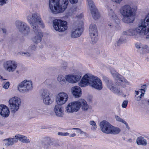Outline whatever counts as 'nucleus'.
Segmentation results:
<instances>
[{
    "instance_id": "f257e3e1",
    "label": "nucleus",
    "mask_w": 149,
    "mask_h": 149,
    "mask_svg": "<svg viewBox=\"0 0 149 149\" xmlns=\"http://www.w3.org/2000/svg\"><path fill=\"white\" fill-rule=\"evenodd\" d=\"M110 71L113 77L118 80L117 81L113 83L111 80H109L107 77H103V79L107 87L114 94L119 95H123V92L120 89L119 86H120L123 87H125L127 85H129V83L114 68H111Z\"/></svg>"
},
{
    "instance_id": "f03ea898",
    "label": "nucleus",
    "mask_w": 149,
    "mask_h": 149,
    "mask_svg": "<svg viewBox=\"0 0 149 149\" xmlns=\"http://www.w3.org/2000/svg\"><path fill=\"white\" fill-rule=\"evenodd\" d=\"M136 6L132 7L128 4H125L121 6L119 11L122 15V21L126 23H131L134 21V14L137 10Z\"/></svg>"
},
{
    "instance_id": "7ed1b4c3",
    "label": "nucleus",
    "mask_w": 149,
    "mask_h": 149,
    "mask_svg": "<svg viewBox=\"0 0 149 149\" xmlns=\"http://www.w3.org/2000/svg\"><path fill=\"white\" fill-rule=\"evenodd\" d=\"M127 35L133 37L135 38H138L141 36L146 34V38L149 39V30L140 21L138 26L136 28H132L128 29L126 32Z\"/></svg>"
},
{
    "instance_id": "20e7f679",
    "label": "nucleus",
    "mask_w": 149,
    "mask_h": 149,
    "mask_svg": "<svg viewBox=\"0 0 149 149\" xmlns=\"http://www.w3.org/2000/svg\"><path fill=\"white\" fill-rule=\"evenodd\" d=\"M60 0H49V7L52 12L54 14L63 12L67 7L68 0H63V3L60 5Z\"/></svg>"
},
{
    "instance_id": "39448f33",
    "label": "nucleus",
    "mask_w": 149,
    "mask_h": 149,
    "mask_svg": "<svg viewBox=\"0 0 149 149\" xmlns=\"http://www.w3.org/2000/svg\"><path fill=\"white\" fill-rule=\"evenodd\" d=\"M27 19L32 29L39 28L38 24L42 28L45 27V25L42 20L40 15L38 13H33L31 17L30 15H28Z\"/></svg>"
},
{
    "instance_id": "423d86ee",
    "label": "nucleus",
    "mask_w": 149,
    "mask_h": 149,
    "mask_svg": "<svg viewBox=\"0 0 149 149\" xmlns=\"http://www.w3.org/2000/svg\"><path fill=\"white\" fill-rule=\"evenodd\" d=\"M17 88L18 91L21 93L28 92L32 88V82L30 80H25L18 85Z\"/></svg>"
},
{
    "instance_id": "0eeeda50",
    "label": "nucleus",
    "mask_w": 149,
    "mask_h": 149,
    "mask_svg": "<svg viewBox=\"0 0 149 149\" xmlns=\"http://www.w3.org/2000/svg\"><path fill=\"white\" fill-rule=\"evenodd\" d=\"M90 86L96 89L100 90L102 89V81L97 77L90 75Z\"/></svg>"
},
{
    "instance_id": "6e6552de",
    "label": "nucleus",
    "mask_w": 149,
    "mask_h": 149,
    "mask_svg": "<svg viewBox=\"0 0 149 149\" xmlns=\"http://www.w3.org/2000/svg\"><path fill=\"white\" fill-rule=\"evenodd\" d=\"M53 27L57 31H64L67 29V22L65 21L56 19L53 21Z\"/></svg>"
},
{
    "instance_id": "1a4fd4ad",
    "label": "nucleus",
    "mask_w": 149,
    "mask_h": 149,
    "mask_svg": "<svg viewBox=\"0 0 149 149\" xmlns=\"http://www.w3.org/2000/svg\"><path fill=\"white\" fill-rule=\"evenodd\" d=\"M11 112L15 113L17 111L21 104V100L17 97H14L11 98L9 101Z\"/></svg>"
},
{
    "instance_id": "9d476101",
    "label": "nucleus",
    "mask_w": 149,
    "mask_h": 149,
    "mask_svg": "<svg viewBox=\"0 0 149 149\" xmlns=\"http://www.w3.org/2000/svg\"><path fill=\"white\" fill-rule=\"evenodd\" d=\"M15 24L19 31L24 36H27L30 32L29 27L24 22L21 21L16 22Z\"/></svg>"
},
{
    "instance_id": "9b49d317",
    "label": "nucleus",
    "mask_w": 149,
    "mask_h": 149,
    "mask_svg": "<svg viewBox=\"0 0 149 149\" xmlns=\"http://www.w3.org/2000/svg\"><path fill=\"white\" fill-rule=\"evenodd\" d=\"M33 30L34 34L31 39L34 43L37 44L41 41L43 36V33L39 28L33 29Z\"/></svg>"
},
{
    "instance_id": "f8f14e48",
    "label": "nucleus",
    "mask_w": 149,
    "mask_h": 149,
    "mask_svg": "<svg viewBox=\"0 0 149 149\" xmlns=\"http://www.w3.org/2000/svg\"><path fill=\"white\" fill-rule=\"evenodd\" d=\"M81 74L79 72L74 74L66 75V80L69 83L74 84L79 81L81 79Z\"/></svg>"
},
{
    "instance_id": "ddd939ff",
    "label": "nucleus",
    "mask_w": 149,
    "mask_h": 149,
    "mask_svg": "<svg viewBox=\"0 0 149 149\" xmlns=\"http://www.w3.org/2000/svg\"><path fill=\"white\" fill-rule=\"evenodd\" d=\"M80 109L79 100L69 103L66 107L68 112L73 113L79 111Z\"/></svg>"
},
{
    "instance_id": "4468645a",
    "label": "nucleus",
    "mask_w": 149,
    "mask_h": 149,
    "mask_svg": "<svg viewBox=\"0 0 149 149\" xmlns=\"http://www.w3.org/2000/svg\"><path fill=\"white\" fill-rule=\"evenodd\" d=\"M3 66L5 70L10 72H13L17 67L16 62L13 61L9 60L4 62Z\"/></svg>"
},
{
    "instance_id": "2eb2a0df",
    "label": "nucleus",
    "mask_w": 149,
    "mask_h": 149,
    "mask_svg": "<svg viewBox=\"0 0 149 149\" xmlns=\"http://www.w3.org/2000/svg\"><path fill=\"white\" fill-rule=\"evenodd\" d=\"M87 1L93 18L95 20L97 19L100 17V15L97 10L93 2L91 0H87Z\"/></svg>"
},
{
    "instance_id": "dca6fc26",
    "label": "nucleus",
    "mask_w": 149,
    "mask_h": 149,
    "mask_svg": "<svg viewBox=\"0 0 149 149\" xmlns=\"http://www.w3.org/2000/svg\"><path fill=\"white\" fill-rule=\"evenodd\" d=\"M68 98V95L66 93L61 92L59 93L56 98L57 104L62 105L65 104Z\"/></svg>"
},
{
    "instance_id": "f3484780",
    "label": "nucleus",
    "mask_w": 149,
    "mask_h": 149,
    "mask_svg": "<svg viewBox=\"0 0 149 149\" xmlns=\"http://www.w3.org/2000/svg\"><path fill=\"white\" fill-rule=\"evenodd\" d=\"M100 126L101 130L103 132L108 134L111 125L107 121L104 120L100 123Z\"/></svg>"
},
{
    "instance_id": "a211bd4d",
    "label": "nucleus",
    "mask_w": 149,
    "mask_h": 149,
    "mask_svg": "<svg viewBox=\"0 0 149 149\" xmlns=\"http://www.w3.org/2000/svg\"><path fill=\"white\" fill-rule=\"evenodd\" d=\"M82 31L81 27L76 26L73 28L71 32V36L72 38H76L79 37L81 34Z\"/></svg>"
},
{
    "instance_id": "6ab92c4d",
    "label": "nucleus",
    "mask_w": 149,
    "mask_h": 149,
    "mask_svg": "<svg viewBox=\"0 0 149 149\" xmlns=\"http://www.w3.org/2000/svg\"><path fill=\"white\" fill-rule=\"evenodd\" d=\"M90 75L89 74H86L83 77L82 79L79 83V86L82 87L88 85L90 86Z\"/></svg>"
},
{
    "instance_id": "aec40b11",
    "label": "nucleus",
    "mask_w": 149,
    "mask_h": 149,
    "mask_svg": "<svg viewBox=\"0 0 149 149\" xmlns=\"http://www.w3.org/2000/svg\"><path fill=\"white\" fill-rule=\"evenodd\" d=\"M107 10L108 15L110 18L113 20L116 24H119L120 23V20L114 13L113 10L109 7H108Z\"/></svg>"
},
{
    "instance_id": "412c9836",
    "label": "nucleus",
    "mask_w": 149,
    "mask_h": 149,
    "mask_svg": "<svg viewBox=\"0 0 149 149\" xmlns=\"http://www.w3.org/2000/svg\"><path fill=\"white\" fill-rule=\"evenodd\" d=\"M9 111L8 108L5 105H0V114L3 117H7L9 115Z\"/></svg>"
},
{
    "instance_id": "4be33fe9",
    "label": "nucleus",
    "mask_w": 149,
    "mask_h": 149,
    "mask_svg": "<svg viewBox=\"0 0 149 149\" xmlns=\"http://www.w3.org/2000/svg\"><path fill=\"white\" fill-rule=\"evenodd\" d=\"M72 93L76 97H80L81 95V88L77 86L72 87L71 88Z\"/></svg>"
},
{
    "instance_id": "5701e85b",
    "label": "nucleus",
    "mask_w": 149,
    "mask_h": 149,
    "mask_svg": "<svg viewBox=\"0 0 149 149\" xmlns=\"http://www.w3.org/2000/svg\"><path fill=\"white\" fill-rule=\"evenodd\" d=\"M61 105L58 104L56 105L54 109L56 115L59 117H63V108Z\"/></svg>"
},
{
    "instance_id": "b1692460",
    "label": "nucleus",
    "mask_w": 149,
    "mask_h": 149,
    "mask_svg": "<svg viewBox=\"0 0 149 149\" xmlns=\"http://www.w3.org/2000/svg\"><path fill=\"white\" fill-rule=\"evenodd\" d=\"M79 102L80 108L81 107L82 110L84 111H87L89 108V106L86 102L83 99H81L79 100Z\"/></svg>"
},
{
    "instance_id": "393cba45",
    "label": "nucleus",
    "mask_w": 149,
    "mask_h": 149,
    "mask_svg": "<svg viewBox=\"0 0 149 149\" xmlns=\"http://www.w3.org/2000/svg\"><path fill=\"white\" fill-rule=\"evenodd\" d=\"M18 140L15 138H7L3 140V141L5 142V145L9 146L13 145L14 143L17 142Z\"/></svg>"
},
{
    "instance_id": "a878e982",
    "label": "nucleus",
    "mask_w": 149,
    "mask_h": 149,
    "mask_svg": "<svg viewBox=\"0 0 149 149\" xmlns=\"http://www.w3.org/2000/svg\"><path fill=\"white\" fill-rule=\"evenodd\" d=\"M15 137L17 140L18 139L19 141L22 142L24 143H29L30 142V140L24 136L20 134H18L15 136Z\"/></svg>"
},
{
    "instance_id": "bb28decb",
    "label": "nucleus",
    "mask_w": 149,
    "mask_h": 149,
    "mask_svg": "<svg viewBox=\"0 0 149 149\" xmlns=\"http://www.w3.org/2000/svg\"><path fill=\"white\" fill-rule=\"evenodd\" d=\"M136 143L138 145L143 146H146L148 144L147 140L142 136H140L137 138Z\"/></svg>"
},
{
    "instance_id": "cd10ccee",
    "label": "nucleus",
    "mask_w": 149,
    "mask_h": 149,
    "mask_svg": "<svg viewBox=\"0 0 149 149\" xmlns=\"http://www.w3.org/2000/svg\"><path fill=\"white\" fill-rule=\"evenodd\" d=\"M136 48L138 49H141L144 52L149 51V48L146 45H143L139 42L136 43L135 45Z\"/></svg>"
},
{
    "instance_id": "c85d7f7f",
    "label": "nucleus",
    "mask_w": 149,
    "mask_h": 149,
    "mask_svg": "<svg viewBox=\"0 0 149 149\" xmlns=\"http://www.w3.org/2000/svg\"><path fill=\"white\" fill-rule=\"evenodd\" d=\"M120 131V130L119 128L114 127L111 125L108 134H118Z\"/></svg>"
},
{
    "instance_id": "c756f323",
    "label": "nucleus",
    "mask_w": 149,
    "mask_h": 149,
    "mask_svg": "<svg viewBox=\"0 0 149 149\" xmlns=\"http://www.w3.org/2000/svg\"><path fill=\"white\" fill-rule=\"evenodd\" d=\"M40 97L41 99L50 97L49 92L46 89H42L40 91Z\"/></svg>"
},
{
    "instance_id": "7c9ffc66",
    "label": "nucleus",
    "mask_w": 149,
    "mask_h": 149,
    "mask_svg": "<svg viewBox=\"0 0 149 149\" xmlns=\"http://www.w3.org/2000/svg\"><path fill=\"white\" fill-rule=\"evenodd\" d=\"M143 23V24L149 30V12L146 16L144 19H142L140 20Z\"/></svg>"
},
{
    "instance_id": "2f4dec72",
    "label": "nucleus",
    "mask_w": 149,
    "mask_h": 149,
    "mask_svg": "<svg viewBox=\"0 0 149 149\" xmlns=\"http://www.w3.org/2000/svg\"><path fill=\"white\" fill-rule=\"evenodd\" d=\"M89 34L97 33V29L95 24H91L89 26Z\"/></svg>"
},
{
    "instance_id": "473e14b6",
    "label": "nucleus",
    "mask_w": 149,
    "mask_h": 149,
    "mask_svg": "<svg viewBox=\"0 0 149 149\" xmlns=\"http://www.w3.org/2000/svg\"><path fill=\"white\" fill-rule=\"evenodd\" d=\"M57 80L59 83L62 85L65 84L66 81H67L66 80L65 76L64 77L62 75H58L57 78Z\"/></svg>"
},
{
    "instance_id": "72a5a7b5",
    "label": "nucleus",
    "mask_w": 149,
    "mask_h": 149,
    "mask_svg": "<svg viewBox=\"0 0 149 149\" xmlns=\"http://www.w3.org/2000/svg\"><path fill=\"white\" fill-rule=\"evenodd\" d=\"M73 130H76L77 132L80 134V136H82L83 138H85L86 136V133L81 130V129L77 128H73L72 129Z\"/></svg>"
},
{
    "instance_id": "f704fd0d",
    "label": "nucleus",
    "mask_w": 149,
    "mask_h": 149,
    "mask_svg": "<svg viewBox=\"0 0 149 149\" xmlns=\"http://www.w3.org/2000/svg\"><path fill=\"white\" fill-rule=\"evenodd\" d=\"M91 37V41L92 42H97L98 39L97 33L90 34Z\"/></svg>"
},
{
    "instance_id": "c9c22d12",
    "label": "nucleus",
    "mask_w": 149,
    "mask_h": 149,
    "mask_svg": "<svg viewBox=\"0 0 149 149\" xmlns=\"http://www.w3.org/2000/svg\"><path fill=\"white\" fill-rule=\"evenodd\" d=\"M43 100V103L46 105H49L52 102V101L51 100L50 97L44 98L42 99Z\"/></svg>"
},
{
    "instance_id": "e433bc0d",
    "label": "nucleus",
    "mask_w": 149,
    "mask_h": 149,
    "mask_svg": "<svg viewBox=\"0 0 149 149\" xmlns=\"http://www.w3.org/2000/svg\"><path fill=\"white\" fill-rule=\"evenodd\" d=\"M116 120L118 122H121L125 124L126 126H128L127 124L123 119L121 118L119 116L115 115V116Z\"/></svg>"
},
{
    "instance_id": "4c0bfd02",
    "label": "nucleus",
    "mask_w": 149,
    "mask_h": 149,
    "mask_svg": "<svg viewBox=\"0 0 149 149\" xmlns=\"http://www.w3.org/2000/svg\"><path fill=\"white\" fill-rule=\"evenodd\" d=\"M141 94L140 95V96H138L137 97H136V96L135 95V97H136L135 98V100L137 101H139L140 100L141 98V96L143 95L144 94V92L145 91V90L143 89H141Z\"/></svg>"
},
{
    "instance_id": "58836bf2",
    "label": "nucleus",
    "mask_w": 149,
    "mask_h": 149,
    "mask_svg": "<svg viewBox=\"0 0 149 149\" xmlns=\"http://www.w3.org/2000/svg\"><path fill=\"white\" fill-rule=\"evenodd\" d=\"M36 46L34 44H31L30 45L28 48V49L29 51L35 50L36 49Z\"/></svg>"
},
{
    "instance_id": "ea45409f",
    "label": "nucleus",
    "mask_w": 149,
    "mask_h": 149,
    "mask_svg": "<svg viewBox=\"0 0 149 149\" xmlns=\"http://www.w3.org/2000/svg\"><path fill=\"white\" fill-rule=\"evenodd\" d=\"M90 124L92 126L93 129L95 130L97 128L96 123L94 121L92 120L90 122Z\"/></svg>"
},
{
    "instance_id": "a19ab883",
    "label": "nucleus",
    "mask_w": 149,
    "mask_h": 149,
    "mask_svg": "<svg viewBox=\"0 0 149 149\" xmlns=\"http://www.w3.org/2000/svg\"><path fill=\"white\" fill-rule=\"evenodd\" d=\"M57 134L61 136H67L69 135V134L68 132H58V133Z\"/></svg>"
},
{
    "instance_id": "79ce46f5",
    "label": "nucleus",
    "mask_w": 149,
    "mask_h": 149,
    "mask_svg": "<svg viewBox=\"0 0 149 149\" xmlns=\"http://www.w3.org/2000/svg\"><path fill=\"white\" fill-rule=\"evenodd\" d=\"M107 27L109 29H113L114 28V26L111 23L109 22L107 24Z\"/></svg>"
},
{
    "instance_id": "37998d69",
    "label": "nucleus",
    "mask_w": 149,
    "mask_h": 149,
    "mask_svg": "<svg viewBox=\"0 0 149 149\" xmlns=\"http://www.w3.org/2000/svg\"><path fill=\"white\" fill-rule=\"evenodd\" d=\"M128 103V101L127 100H125L123 101L122 105V107L124 108H125L127 105Z\"/></svg>"
},
{
    "instance_id": "c03bdc74",
    "label": "nucleus",
    "mask_w": 149,
    "mask_h": 149,
    "mask_svg": "<svg viewBox=\"0 0 149 149\" xmlns=\"http://www.w3.org/2000/svg\"><path fill=\"white\" fill-rule=\"evenodd\" d=\"M118 40L120 41V42H121L122 43H123L125 42L126 39L125 37L122 36Z\"/></svg>"
},
{
    "instance_id": "a18cd8bd",
    "label": "nucleus",
    "mask_w": 149,
    "mask_h": 149,
    "mask_svg": "<svg viewBox=\"0 0 149 149\" xmlns=\"http://www.w3.org/2000/svg\"><path fill=\"white\" fill-rule=\"evenodd\" d=\"M21 54L26 57H29L30 55V54L28 52H22L21 53Z\"/></svg>"
},
{
    "instance_id": "49530a36",
    "label": "nucleus",
    "mask_w": 149,
    "mask_h": 149,
    "mask_svg": "<svg viewBox=\"0 0 149 149\" xmlns=\"http://www.w3.org/2000/svg\"><path fill=\"white\" fill-rule=\"evenodd\" d=\"M8 0H0V5L2 6L3 4L7 3Z\"/></svg>"
},
{
    "instance_id": "de8ad7c7",
    "label": "nucleus",
    "mask_w": 149,
    "mask_h": 149,
    "mask_svg": "<svg viewBox=\"0 0 149 149\" xmlns=\"http://www.w3.org/2000/svg\"><path fill=\"white\" fill-rule=\"evenodd\" d=\"M10 86V83L9 82H7L3 86L4 88L6 89H8Z\"/></svg>"
},
{
    "instance_id": "09e8293b",
    "label": "nucleus",
    "mask_w": 149,
    "mask_h": 149,
    "mask_svg": "<svg viewBox=\"0 0 149 149\" xmlns=\"http://www.w3.org/2000/svg\"><path fill=\"white\" fill-rule=\"evenodd\" d=\"M70 2L72 4L77 3L78 2V0H69Z\"/></svg>"
},
{
    "instance_id": "8fccbe9b",
    "label": "nucleus",
    "mask_w": 149,
    "mask_h": 149,
    "mask_svg": "<svg viewBox=\"0 0 149 149\" xmlns=\"http://www.w3.org/2000/svg\"><path fill=\"white\" fill-rule=\"evenodd\" d=\"M123 0H111V1L114 3H116L119 4Z\"/></svg>"
},
{
    "instance_id": "3c124183",
    "label": "nucleus",
    "mask_w": 149,
    "mask_h": 149,
    "mask_svg": "<svg viewBox=\"0 0 149 149\" xmlns=\"http://www.w3.org/2000/svg\"><path fill=\"white\" fill-rule=\"evenodd\" d=\"M122 44V43L121 42H120V41L118 40L116 43V46H118Z\"/></svg>"
},
{
    "instance_id": "603ef678",
    "label": "nucleus",
    "mask_w": 149,
    "mask_h": 149,
    "mask_svg": "<svg viewBox=\"0 0 149 149\" xmlns=\"http://www.w3.org/2000/svg\"><path fill=\"white\" fill-rule=\"evenodd\" d=\"M63 69H65L67 66V63L66 62H64L63 63Z\"/></svg>"
},
{
    "instance_id": "864d4df0",
    "label": "nucleus",
    "mask_w": 149,
    "mask_h": 149,
    "mask_svg": "<svg viewBox=\"0 0 149 149\" xmlns=\"http://www.w3.org/2000/svg\"><path fill=\"white\" fill-rule=\"evenodd\" d=\"M83 16V15L81 13L79 15H77V17L78 18L80 19Z\"/></svg>"
},
{
    "instance_id": "5fc2aeb1",
    "label": "nucleus",
    "mask_w": 149,
    "mask_h": 149,
    "mask_svg": "<svg viewBox=\"0 0 149 149\" xmlns=\"http://www.w3.org/2000/svg\"><path fill=\"white\" fill-rule=\"evenodd\" d=\"M69 136L70 137H74L76 136V134L75 133H73L69 135Z\"/></svg>"
},
{
    "instance_id": "6e6d98bb",
    "label": "nucleus",
    "mask_w": 149,
    "mask_h": 149,
    "mask_svg": "<svg viewBox=\"0 0 149 149\" xmlns=\"http://www.w3.org/2000/svg\"><path fill=\"white\" fill-rule=\"evenodd\" d=\"M2 30L3 31V32L5 34H6V29H2Z\"/></svg>"
},
{
    "instance_id": "4d7b16f0",
    "label": "nucleus",
    "mask_w": 149,
    "mask_h": 149,
    "mask_svg": "<svg viewBox=\"0 0 149 149\" xmlns=\"http://www.w3.org/2000/svg\"><path fill=\"white\" fill-rule=\"evenodd\" d=\"M132 139H129L128 140V141L129 142H132Z\"/></svg>"
},
{
    "instance_id": "13d9d810",
    "label": "nucleus",
    "mask_w": 149,
    "mask_h": 149,
    "mask_svg": "<svg viewBox=\"0 0 149 149\" xmlns=\"http://www.w3.org/2000/svg\"><path fill=\"white\" fill-rule=\"evenodd\" d=\"M135 93L137 95L139 94V92L138 91H135Z\"/></svg>"
},
{
    "instance_id": "bf43d9fd",
    "label": "nucleus",
    "mask_w": 149,
    "mask_h": 149,
    "mask_svg": "<svg viewBox=\"0 0 149 149\" xmlns=\"http://www.w3.org/2000/svg\"><path fill=\"white\" fill-rule=\"evenodd\" d=\"M48 81V80H46L45 82V83H47Z\"/></svg>"
},
{
    "instance_id": "052dcab7",
    "label": "nucleus",
    "mask_w": 149,
    "mask_h": 149,
    "mask_svg": "<svg viewBox=\"0 0 149 149\" xmlns=\"http://www.w3.org/2000/svg\"><path fill=\"white\" fill-rule=\"evenodd\" d=\"M45 147H46L45 146H44V148H45Z\"/></svg>"
},
{
    "instance_id": "680f3d73",
    "label": "nucleus",
    "mask_w": 149,
    "mask_h": 149,
    "mask_svg": "<svg viewBox=\"0 0 149 149\" xmlns=\"http://www.w3.org/2000/svg\"><path fill=\"white\" fill-rule=\"evenodd\" d=\"M3 149H4V148H3Z\"/></svg>"
}]
</instances>
